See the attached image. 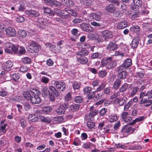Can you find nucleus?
Here are the masks:
<instances>
[{
  "label": "nucleus",
  "instance_id": "obj_1",
  "mask_svg": "<svg viewBox=\"0 0 152 152\" xmlns=\"http://www.w3.org/2000/svg\"><path fill=\"white\" fill-rule=\"evenodd\" d=\"M88 54V51L85 49H82L80 51L77 52L76 53L78 56L76 57L77 61L82 64H87L88 62V59L85 56H87Z\"/></svg>",
  "mask_w": 152,
  "mask_h": 152
},
{
  "label": "nucleus",
  "instance_id": "obj_2",
  "mask_svg": "<svg viewBox=\"0 0 152 152\" xmlns=\"http://www.w3.org/2000/svg\"><path fill=\"white\" fill-rule=\"evenodd\" d=\"M102 35L101 39H99L98 41L99 42H102L104 41L108 42L114 36L113 32L108 30H105L101 32Z\"/></svg>",
  "mask_w": 152,
  "mask_h": 152
},
{
  "label": "nucleus",
  "instance_id": "obj_3",
  "mask_svg": "<svg viewBox=\"0 0 152 152\" xmlns=\"http://www.w3.org/2000/svg\"><path fill=\"white\" fill-rule=\"evenodd\" d=\"M51 18H40L38 19L37 24L42 28H45V26L49 25L52 22Z\"/></svg>",
  "mask_w": 152,
  "mask_h": 152
},
{
  "label": "nucleus",
  "instance_id": "obj_4",
  "mask_svg": "<svg viewBox=\"0 0 152 152\" xmlns=\"http://www.w3.org/2000/svg\"><path fill=\"white\" fill-rule=\"evenodd\" d=\"M39 46L38 44L36 43L34 41H32L30 43L29 45L27 48V49L30 53H37L39 51Z\"/></svg>",
  "mask_w": 152,
  "mask_h": 152
},
{
  "label": "nucleus",
  "instance_id": "obj_5",
  "mask_svg": "<svg viewBox=\"0 0 152 152\" xmlns=\"http://www.w3.org/2000/svg\"><path fill=\"white\" fill-rule=\"evenodd\" d=\"M132 60L129 58L126 59L124 64H122L120 66L117 67L115 70L117 72H120L122 70L124 69V68H128L132 64Z\"/></svg>",
  "mask_w": 152,
  "mask_h": 152
},
{
  "label": "nucleus",
  "instance_id": "obj_6",
  "mask_svg": "<svg viewBox=\"0 0 152 152\" xmlns=\"http://www.w3.org/2000/svg\"><path fill=\"white\" fill-rule=\"evenodd\" d=\"M53 85L58 90L60 91H64L66 88L65 83L61 81H55L53 83Z\"/></svg>",
  "mask_w": 152,
  "mask_h": 152
},
{
  "label": "nucleus",
  "instance_id": "obj_7",
  "mask_svg": "<svg viewBox=\"0 0 152 152\" xmlns=\"http://www.w3.org/2000/svg\"><path fill=\"white\" fill-rule=\"evenodd\" d=\"M45 3L51 7L54 6L60 7L61 6L60 2L56 0H44Z\"/></svg>",
  "mask_w": 152,
  "mask_h": 152
},
{
  "label": "nucleus",
  "instance_id": "obj_8",
  "mask_svg": "<svg viewBox=\"0 0 152 152\" xmlns=\"http://www.w3.org/2000/svg\"><path fill=\"white\" fill-rule=\"evenodd\" d=\"M41 99L39 95L32 96L30 100L31 103L33 104H39L41 102Z\"/></svg>",
  "mask_w": 152,
  "mask_h": 152
},
{
  "label": "nucleus",
  "instance_id": "obj_9",
  "mask_svg": "<svg viewBox=\"0 0 152 152\" xmlns=\"http://www.w3.org/2000/svg\"><path fill=\"white\" fill-rule=\"evenodd\" d=\"M5 31L6 34L9 37H15L16 35V31L13 27H8L6 29Z\"/></svg>",
  "mask_w": 152,
  "mask_h": 152
},
{
  "label": "nucleus",
  "instance_id": "obj_10",
  "mask_svg": "<svg viewBox=\"0 0 152 152\" xmlns=\"http://www.w3.org/2000/svg\"><path fill=\"white\" fill-rule=\"evenodd\" d=\"M98 113L97 110H94L90 111L89 113L86 114L85 115V118L88 120H91L93 119Z\"/></svg>",
  "mask_w": 152,
  "mask_h": 152
},
{
  "label": "nucleus",
  "instance_id": "obj_11",
  "mask_svg": "<svg viewBox=\"0 0 152 152\" xmlns=\"http://www.w3.org/2000/svg\"><path fill=\"white\" fill-rule=\"evenodd\" d=\"M108 62L107 65V68L110 69L115 68L117 66V63L115 60H112L111 57H108Z\"/></svg>",
  "mask_w": 152,
  "mask_h": 152
},
{
  "label": "nucleus",
  "instance_id": "obj_12",
  "mask_svg": "<svg viewBox=\"0 0 152 152\" xmlns=\"http://www.w3.org/2000/svg\"><path fill=\"white\" fill-rule=\"evenodd\" d=\"M81 28L84 31L89 32L93 30L92 27L86 23H82L80 25Z\"/></svg>",
  "mask_w": 152,
  "mask_h": 152
},
{
  "label": "nucleus",
  "instance_id": "obj_13",
  "mask_svg": "<svg viewBox=\"0 0 152 152\" xmlns=\"http://www.w3.org/2000/svg\"><path fill=\"white\" fill-rule=\"evenodd\" d=\"M25 13L26 15L31 17H38L39 15L37 11L34 10H26Z\"/></svg>",
  "mask_w": 152,
  "mask_h": 152
},
{
  "label": "nucleus",
  "instance_id": "obj_14",
  "mask_svg": "<svg viewBox=\"0 0 152 152\" xmlns=\"http://www.w3.org/2000/svg\"><path fill=\"white\" fill-rule=\"evenodd\" d=\"M134 129H132V127L129 125H126L122 129L121 132L124 134L128 133L131 132L132 133L134 131Z\"/></svg>",
  "mask_w": 152,
  "mask_h": 152
},
{
  "label": "nucleus",
  "instance_id": "obj_15",
  "mask_svg": "<svg viewBox=\"0 0 152 152\" xmlns=\"http://www.w3.org/2000/svg\"><path fill=\"white\" fill-rule=\"evenodd\" d=\"M128 26V23L127 21L123 20L118 22L117 25V28L118 29H122Z\"/></svg>",
  "mask_w": 152,
  "mask_h": 152
},
{
  "label": "nucleus",
  "instance_id": "obj_16",
  "mask_svg": "<svg viewBox=\"0 0 152 152\" xmlns=\"http://www.w3.org/2000/svg\"><path fill=\"white\" fill-rule=\"evenodd\" d=\"M42 10L43 11L44 13L50 16L53 17L55 15V12L51 9L48 7H43L42 8Z\"/></svg>",
  "mask_w": 152,
  "mask_h": 152
},
{
  "label": "nucleus",
  "instance_id": "obj_17",
  "mask_svg": "<svg viewBox=\"0 0 152 152\" xmlns=\"http://www.w3.org/2000/svg\"><path fill=\"white\" fill-rule=\"evenodd\" d=\"M129 113L127 112H124L121 114V118L125 122H129L132 120V118L128 116Z\"/></svg>",
  "mask_w": 152,
  "mask_h": 152
},
{
  "label": "nucleus",
  "instance_id": "obj_18",
  "mask_svg": "<svg viewBox=\"0 0 152 152\" xmlns=\"http://www.w3.org/2000/svg\"><path fill=\"white\" fill-rule=\"evenodd\" d=\"M127 101V98L126 97H122L121 98H117L115 99V101L118 104L119 106H122Z\"/></svg>",
  "mask_w": 152,
  "mask_h": 152
},
{
  "label": "nucleus",
  "instance_id": "obj_19",
  "mask_svg": "<svg viewBox=\"0 0 152 152\" xmlns=\"http://www.w3.org/2000/svg\"><path fill=\"white\" fill-rule=\"evenodd\" d=\"M118 48V45L115 43L110 42L106 47V49L110 51L114 50Z\"/></svg>",
  "mask_w": 152,
  "mask_h": 152
},
{
  "label": "nucleus",
  "instance_id": "obj_20",
  "mask_svg": "<svg viewBox=\"0 0 152 152\" xmlns=\"http://www.w3.org/2000/svg\"><path fill=\"white\" fill-rule=\"evenodd\" d=\"M31 92L29 91H24L23 92V94L26 100L27 101L30 100L32 96L31 95Z\"/></svg>",
  "mask_w": 152,
  "mask_h": 152
},
{
  "label": "nucleus",
  "instance_id": "obj_21",
  "mask_svg": "<svg viewBox=\"0 0 152 152\" xmlns=\"http://www.w3.org/2000/svg\"><path fill=\"white\" fill-rule=\"evenodd\" d=\"M105 10L109 12L113 13L115 11L116 8L113 4H110L106 6Z\"/></svg>",
  "mask_w": 152,
  "mask_h": 152
},
{
  "label": "nucleus",
  "instance_id": "obj_22",
  "mask_svg": "<svg viewBox=\"0 0 152 152\" xmlns=\"http://www.w3.org/2000/svg\"><path fill=\"white\" fill-rule=\"evenodd\" d=\"M127 75V72L125 71H123L121 72L118 74V79L120 80L125 79Z\"/></svg>",
  "mask_w": 152,
  "mask_h": 152
},
{
  "label": "nucleus",
  "instance_id": "obj_23",
  "mask_svg": "<svg viewBox=\"0 0 152 152\" xmlns=\"http://www.w3.org/2000/svg\"><path fill=\"white\" fill-rule=\"evenodd\" d=\"M13 65V64L12 62L10 61H8L4 64V68L5 70L9 71L10 70Z\"/></svg>",
  "mask_w": 152,
  "mask_h": 152
},
{
  "label": "nucleus",
  "instance_id": "obj_24",
  "mask_svg": "<svg viewBox=\"0 0 152 152\" xmlns=\"http://www.w3.org/2000/svg\"><path fill=\"white\" fill-rule=\"evenodd\" d=\"M12 46H13V44L10 43H6V47L5 48V52L9 53H12Z\"/></svg>",
  "mask_w": 152,
  "mask_h": 152
},
{
  "label": "nucleus",
  "instance_id": "obj_25",
  "mask_svg": "<svg viewBox=\"0 0 152 152\" xmlns=\"http://www.w3.org/2000/svg\"><path fill=\"white\" fill-rule=\"evenodd\" d=\"M139 38L136 37L134 38L132 40L131 43L132 48L134 49L136 48L139 44Z\"/></svg>",
  "mask_w": 152,
  "mask_h": 152
},
{
  "label": "nucleus",
  "instance_id": "obj_26",
  "mask_svg": "<svg viewBox=\"0 0 152 152\" xmlns=\"http://www.w3.org/2000/svg\"><path fill=\"white\" fill-rule=\"evenodd\" d=\"M39 118L41 121L48 124L50 123L51 121V119L50 118L42 115L39 116Z\"/></svg>",
  "mask_w": 152,
  "mask_h": 152
},
{
  "label": "nucleus",
  "instance_id": "obj_27",
  "mask_svg": "<svg viewBox=\"0 0 152 152\" xmlns=\"http://www.w3.org/2000/svg\"><path fill=\"white\" fill-rule=\"evenodd\" d=\"M28 118L29 121L32 122H34L37 121L39 119V118H38L37 116L34 114L29 115L28 117Z\"/></svg>",
  "mask_w": 152,
  "mask_h": 152
},
{
  "label": "nucleus",
  "instance_id": "obj_28",
  "mask_svg": "<svg viewBox=\"0 0 152 152\" xmlns=\"http://www.w3.org/2000/svg\"><path fill=\"white\" fill-rule=\"evenodd\" d=\"M80 107L79 104H74L70 105V109L72 111H77L79 110Z\"/></svg>",
  "mask_w": 152,
  "mask_h": 152
},
{
  "label": "nucleus",
  "instance_id": "obj_29",
  "mask_svg": "<svg viewBox=\"0 0 152 152\" xmlns=\"http://www.w3.org/2000/svg\"><path fill=\"white\" fill-rule=\"evenodd\" d=\"M91 57L92 59L101 58L102 57V55L99 53H95L91 54Z\"/></svg>",
  "mask_w": 152,
  "mask_h": 152
},
{
  "label": "nucleus",
  "instance_id": "obj_30",
  "mask_svg": "<svg viewBox=\"0 0 152 152\" xmlns=\"http://www.w3.org/2000/svg\"><path fill=\"white\" fill-rule=\"evenodd\" d=\"M99 37V35L97 34H93L90 33L88 35V38L91 39H97Z\"/></svg>",
  "mask_w": 152,
  "mask_h": 152
},
{
  "label": "nucleus",
  "instance_id": "obj_31",
  "mask_svg": "<svg viewBox=\"0 0 152 152\" xmlns=\"http://www.w3.org/2000/svg\"><path fill=\"white\" fill-rule=\"evenodd\" d=\"M49 89L57 97L59 95V93L56 88L53 86H50L49 87Z\"/></svg>",
  "mask_w": 152,
  "mask_h": 152
},
{
  "label": "nucleus",
  "instance_id": "obj_32",
  "mask_svg": "<svg viewBox=\"0 0 152 152\" xmlns=\"http://www.w3.org/2000/svg\"><path fill=\"white\" fill-rule=\"evenodd\" d=\"M30 91L32 94V96L39 95L40 92L39 90L35 88H30Z\"/></svg>",
  "mask_w": 152,
  "mask_h": 152
},
{
  "label": "nucleus",
  "instance_id": "obj_33",
  "mask_svg": "<svg viewBox=\"0 0 152 152\" xmlns=\"http://www.w3.org/2000/svg\"><path fill=\"white\" fill-rule=\"evenodd\" d=\"M121 83V81L117 79L114 82L113 87L115 89H117L120 87Z\"/></svg>",
  "mask_w": 152,
  "mask_h": 152
},
{
  "label": "nucleus",
  "instance_id": "obj_34",
  "mask_svg": "<svg viewBox=\"0 0 152 152\" xmlns=\"http://www.w3.org/2000/svg\"><path fill=\"white\" fill-rule=\"evenodd\" d=\"M139 90V88L137 86L133 87L131 94L129 95V97L134 96L137 93Z\"/></svg>",
  "mask_w": 152,
  "mask_h": 152
},
{
  "label": "nucleus",
  "instance_id": "obj_35",
  "mask_svg": "<svg viewBox=\"0 0 152 152\" xmlns=\"http://www.w3.org/2000/svg\"><path fill=\"white\" fill-rule=\"evenodd\" d=\"M18 34L19 37L22 38H24L27 35L26 32L24 30H20L18 31Z\"/></svg>",
  "mask_w": 152,
  "mask_h": 152
},
{
  "label": "nucleus",
  "instance_id": "obj_36",
  "mask_svg": "<svg viewBox=\"0 0 152 152\" xmlns=\"http://www.w3.org/2000/svg\"><path fill=\"white\" fill-rule=\"evenodd\" d=\"M56 112L58 114H62L64 113L65 110L62 107L60 106L57 108L56 110Z\"/></svg>",
  "mask_w": 152,
  "mask_h": 152
},
{
  "label": "nucleus",
  "instance_id": "obj_37",
  "mask_svg": "<svg viewBox=\"0 0 152 152\" xmlns=\"http://www.w3.org/2000/svg\"><path fill=\"white\" fill-rule=\"evenodd\" d=\"M133 102L132 99L130 100L128 102L126 103L124 106V111H127L130 108L133 104Z\"/></svg>",
  "mask_w": 152,
  "mask_h": 152
},
{
  "label": "nucleus",
  "instance_id": "obj_38",
  "mask_svg": "<svg viewBox=\"0 0 152 152\" xmlns=\"http://www.w3.org/2000/svg\"><path fill=\"white\" fill-rule=\"evenodd\" d=\"M94 0H80L81 3L87 6L91 5Z\"/></svg>",
  "mask_w": 152,
  "mask_h": 152
},
{
  "label": "nucleus",
  "instance_id": "obj_39",
  "mask_svg": "<svg viewBox=\"0 0 152 152\" xmlns=\"http://www.w3.org/2000/svg\"><path fill=\"white\" fill-rule=\"evenodd\" d=\"M128 85L126 83H125L121 85L119 89L120 92L125 91L128 88Z\"/></svg>",
  "mask_w": 152,
  "mask_h": 152
},
{
  "label": "nucleus",
  "instance_id": "obj_40",
  "mask_svg": "<svg viewBox=\"0 0 152 152\" xmlns=\"http://www.w3.org/2000/svg\"><path fill=\"white\" fill-rule=\"evenodd\" d=\"M42 96L44 97L47 96L48 94L50 93L48 88L45 87H43L42 89Z\"/></svg>",
  "mask_w": 152,
  "mask_h": 152
},
{
  "label": "nucleus",
  "instance_id": "obj_41",
  "mask_svg": "<svg viewBox=\"0 0 152 152\" xmlns=\"http://www.w3.org/2000/svg\"><path fill=\"white\" fill-rule=\"evenodd\" d=\"M52 110V108L50 106H46L43 107V111L44 113L48 114Z\"/></svg>",
  "mask_w": 152,
  "mask_h": 152
},
{
  "label": "nucleus",
  "instance_id": "obj_42",
  "mask_svg": "<svg viewBox=\"0 0 152 152\" xmlns=\"http://www.w3.org/2000/svg\"><path fill=\"white\" fill-rule=\"evenodd\" d=\"M144 105L146 107H148L152 103V101L149 99H147V98H144Z\"/></svg>",
  "mask_w": 152,
  "mask_h": 152
},
{
  "label": "nucleus",
  "instance_id": "obj_43",
  "mask_svg": "<svg viewBox=\"0 0 152 152\" xmlns=\"http://www.w3.org/2000/svg\"><path fill=\"white\" fill-rule=\"evenodd\" d=\"M108 58H102L101 61V66L102 67L105 66L107 68V65L108 61H107Z\"/></svg>",
  "mask_w": 152,
  "mask_h": 152
},
{
  "label": "nucleus",
  "instance_id": "obj_44",
  "mask_svg": "<svg viewBox=\"0 0 152 152\" xmlns=\"http://www.w3.org/2000/svg\"><path fill=\"white\" fill-rule=\"evenodd\" d=\"M91 88L88 86L85 87L83 89L84 94L86 95L89 94V93L91 91Z\"/></svg>",
  "mask_w": 152,
  "mask_h": 152
},
{
  "label": "nucleus",
  "instance_id": "obj_45",
  "mask_svg": "<svg viewBox=\"0 0 152 152\" xmlns=\"http://www.w3.org/2000/svg\"><path fill=\"white\" fill-rule=\"evenodd\" d=\"M20 77V74L18 73H14L12 76V79L15 81H17Z\"/></svg>",
  "mask_w": 152,
  "mask_h": 152
},
{
  "label": "nucleus",
  "instance_id": "obj_46",
  "mask_svg": "<svg viewBox=\"0 0 152 152\" xmlns=\"http://www.w3.org/2000/svg\"><path fill=\"white\" fill-rule=\"evenodd\" d=\"M91 17L97 21H99L100 19L99 16L96 13H92L91 14Z\"/></svg>",
  "mask_w": 152,
  "mask_h": 152
},
{
  "label": "nucleus",
  "instance_id": "obj_47",
  "mask_svg": "<svg viewBox=\"0 0 152 152\" xmlns=\"http://www.w3.org/2000/svg\"><path fill=\"white\" fill-rule=\"evenodd\" d=\"M82 142L78 138H76L75 139L73 142V145L76 146H79L81 145Z\"/></svg>",
  "mask_w": 152,
  "mask_h": 152
},
{
  "label": "nucleus",
  "instance_id": "obj_48",
  "mask_svg": "<svg viewBox=\"0 0 152 152\" xmlns=\"http://www.w3.org/2000/svg\"><path fill=\"white\" fill-rule=\"evenodd\" d=\"M31 59L28 57H24L22 59V62L24 64H29L31 63Z\"/></svg>",
  "mask_w": 152,
  "mask_h": 152
},
{
  "label": "nucleus",
  "instance_id": "obj_49",
  "mask_svg": "<svg viewBox=\"0 0 152 152\" xmlns=\"http://www.w3.org/2000/svg\"><path fill=\"white\" fill-rule=\"evenodd\" d=\"M96 93V91H95L93 92H90L89 93V94L87 95L88 99H91L93 98L95 96Z\"/></svg>",
  "mask_w": 152,
  "mask_h": 152
},
{
  "label": "nucleus",
  "instance_id": "obj_50",
  "mask_svg": "<svg viewBox=\"0 0 152 152\" xmlns=\"http://www.w3.org/2000/svg\"><path fill=\"white\" fill-rule=\"evenodd\" d=\"M83 99L82 97L80 96H76L74 98V101L75 102L80 103L82 102Z\"/></svg>",
  "mask_w": 152,
  "mask_h": 152
},
{
  "label": "nucleus",
  "instance_id": "obj_51",
  "mask_svg": "<svg viewBox=\"0 0 152 152\" xmlns=\"http://www.w3.org/2000/svg\"><path fill=\"white\" fill-rule=\"evenodd\" d=\"M131 30L133 32H137L140 31V28L139 26H134L130 28Z\"/></svg>",
  "mask_w": 152,
  "mask_h": 152
},
{
  "label": "nucleus",
  "instance_id": "obj_52",
  "mask_svg": "<svg viewBox=\"0 0 152 152\" xmlns=\"http://www.w3.org/2000/svg\"><path fill=\"white\" fill-rule=\"evenodd\" d=\"M54 120L58 123H61L64 121V118L62 116L56 117L54 118Z\"/></svg>",
  "mask_w": 152,
  "mask_h": 152
},
{
  "label": "nucleus",
  "instance_id": "obj_53",
  "mask_svg": "<svg viewBox=\"0 0 152 152\" xmlns=\"http://www.w3.org/2000/svg\"><path fill=\"white\" fill-rule=\"evenodd\" d=\"M98 73L99 76L102 78L105 77L107 74V72L105 70L99 71Z\"/></svg>",
  "mask_w": 152,
  "mask_h": 152
},
{
  "label": "nucleus",
  "instance_id": "obj_54",
  "mask_svg": "<svg viewBox=\"0 0 152 152\" xmlns=\"http://www.w3.org/2000/svg\"><path fill=\"white\" fill-rule=\"evenodd\" d=\"M41 81L45 84L48 83L49 81V79L45 76H42L40 79Z\"/></svg>",
  "mask_w": 152,
  "mask_h": 152
},
{
  "label": "nucleus",
  "instance_id": "obj_55",
  "mask_svg": "<svg viewBox=\"0 0 152 152\" xmlns=\"http://www.w3.org/2000/svg\"><path fill=\"white\" fill-rule=\"evenodd\" d=\"M118 119L117 115H111V116L108 119V121L111 122H113Z\"/></svg>",
  "mask_w": 152,
  "mask_h": 152
},
{
  "label": "nucleus",
  "instance_id": "obj_56",
  "mask_svg": "<svg viewBox=\"0 0 152 152\" xmlns=\"http://www.w3.org/2000/svg\"><path fill=\"white\" fill-rule=\"evenodd\" d=\"M20 123L21 126L23 128H25L26 126V121L24 118H21L20 120Z\"/></svg>",
  "mask_w": 152,
  "mask_h": 152
},
{
  "label": "nucleus",
  "instance_id": "obj_57",
  "mask_svg": "<svg viewBox=\"0 0 152 152\" xmlns=\"http://www.w3.org/2000/svg\"><path fill=\"white\" fill-rule=\"evenodd\" d=\"M106 85L104 83H102L97 88L96 91V92H100L102 91L105 87Z\"/></svg>",
  "mask_w": 152,
  "mask_h": 152
},
{
  "label": "nucleus",
  "instance_id": "obj_58",
  "mask_svg": "<svg viewBox=\"0 0 152 152\" xmlns=\"http://www.w3.org/2000/svg\"><path fill=\"white\" fill-rule=\"evenodd\" d=\"M92 144L89 142L84 143L82 145V147L85 149L90 148L92 145Z\"/></svg>",
  "mask_w": 152,
  "mask_h": 152
},
{
  "label": "nucleus",
  "instance_id": "obj_59",
  "mask_svg": "<svg viewBox=\"0 0 152 152\" xmlns=\"http://www.w3.org/2000/svg\"><path fill=\"white\" fill-rule=\"evenodd\" d=\"M87 127L90 129L93 128L95 126V124L91 121H88L86 123Z\"/></svg>",
  "mask_w": 152,
  "mask_h": 152
},
{
  "label": "nucleus",
  "instance_id": "obj_60",
  "mask_svg": "<svg viewBox=\"0 0 152 152\" xmlns=\"http://www.w3.org/2000/svg\"><path fill=\"white\" fill-rule=\"evenodd\" d=\"M107 109L106 108H103L99 112V115L102 116H104L106 115Z\"/></svg>",
  "mask_w": 152,
  "mask_h": 152
},
{
  "label": "nucleus",
  "instance_id": "obj_61",
  "mask_svg": "<svg viewBox=\"0 0 152 152\" xmlns=\"http://www.w3.org/2000/svg\"><path fill=\"white\" fill-rule=\"evenodd\" d=\"M133 3L134 4L139 7L141 6L142 1L140 0H133Z\"/></svg>",
  "mask_w": 152,
  "mask_h": 152
},
{
  "label": "nucleus",
  "instance_id": "obj_62",
  "mask_svg": "<svg viewBox=\"0 0 152 152\" xmlns=\"http://www.w3.org/2000/svg\"><path fill=\"white\" fill-rule=\"evenodd\" d=\"M72 86L74 89H78L80 87V84L78 83L75 82L73 83Z\"/></svg>",
  "mask_w": 152,
  "mask_h": 152
},
{
  "label": "nucleus",
  "instance_id": "obj_63",
  "mask_svg": "<svg viewBox=\"0 0 152 152\" xmlns=\"http://www.w3.org/2000/svg\"><path fill=\"white\" fill-rule=\"evenodd\" d=\"M144 74L142 72H136L134 75V77H142L144 76Z\"/></svg>",
  "mask_w": 152,
  "mask_h": 152
},
{
  "label": "nucleus",
  "instance_id": "obj_64",
  "mask_svg": "<svg viewBox=\"0 0 152 152\" xmlns=\"http://www.w3.org/2000/svg\"><path fill=\"white\" fill-rule=\"evenodd\" d=\"M25 18L21 16H19L16 18V20L18 22H22L24 21Z\"/></svg>",
  "mask_w": 152,
  "mask_h": 152
}]
</instances>
